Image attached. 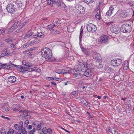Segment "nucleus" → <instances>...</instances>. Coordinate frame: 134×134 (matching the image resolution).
I'll use <instances>...</instances> for the list:
<instances>
[{"mask_svg":"<svg viewBox=\"0 0 134 134\" xmlns=\"http://www.w3.org/2000/svg\"><path fill=\"white\" fill-rule=\"evenodd\" d=\"M84 69H82V72H84L83 75L86 77H89L93 75V69L91 68L90 65L85 63Z\"/></svg>","mask_w":134,"mask_h":134,"instance_id":"1","label":"nucleus"},{"mask_svg":"<svg viewBox=\"0 0 134 134\" xmlns=\"http://www.w3.org/2000/svg\"><path fill=\"white\" fill-rule=\"evenodd\" d=\"M41 54L42 57L47 60L51 58L52 56L51 50L48 48H43L41 50Z\"/></svg>","mask_w":134,"mask_h":134,"instance_id":"2","label":"nucleus"},{"mask_svg":"<svg viewBox=\"0 0 134 134\" xmlns=\"http://www.w3.org/2000/svg\"><path fill=\"white\" fill-rule=\"evenodd\" d=\"M7 11L10 14H14L16 12V9L15 6L13 4H9L7 6Z\"/></svg>","mask_w":134,"mask_h":134,"instance_id":"3","label":"nucleus"},{"mask_svg":"<svg viewBox=\"0 0 134 134\" xmlns=\"http://www.w3.org/2000/svg\"><path fill=\"white\" fill-rule=\"evenodd\" d=\"M131 29V27L130 25L128 24H125L122 26L120 29V31L124 33H129Z\"/></svg>","mask_w":134,"mask_h":134,"instance_id":"4","label":"nucleus"},{"mask_svg":"<svg viewBox=\"0 0 134 134\" xmlns=\"http://www.w3.org/2000/svg\"><path fill=\"white\" fill-rule=\"evenodd\" d=\"M86 29L88 32L93 33L96 30L97 27L95 25L92 24L90 23L87 25Z\"/></svg>","mask_w":134,"mask_h":134,"instance_id":"5","label":"nucleus"},{"mask_svg":"<svg viewBox=\"0 0 134 134\" xmlns=\"http://www.w3.org/2000/svg\"><path fill=\"white\" fill-rule=\"evenodd\" d=\"M108 36L107 35L103 36L98 40V43L99 44L102 43L107 44L108 42Z\"/></svg>","mask_w":134,"mask_h":134,"instance_id":"6","label":"nucleus"},{"mask_svg":"<svg viewBox=\"0 0 134 134\" xmlns=\"http://www.w3.org/2000/svg\"><path fill=\"white\" fill-rule=\"evenodd\" d=\"M122 60L117 58L112 60L111 61V64L114 66H119L122 63Z\"/></svg>","mask_w":134,"mask_h":134,"instance_id":"7","label":"nucleus"},{"mask_svg":"<svg viewBox=\"0 0 134 134\" xmlns=\"http://www.w3.org/2000/svg\"><path fill=\"white\" fill-rule=\"evenodd\" d=\"M21 21H17L14 23L12 26L9 29V31H8L7 33H9L13 31L14 29L17 28L18 26L20 24Z\"/></svg>","mask_w":134,"mask_h":134,"instance_id":"8","label":"nucleus"},{"mask_svg":"<svg viewBox=\"0 0 134 134\" xmlns=\"http://www.w3.org/2000/svg\"><path fill=\"white\" fill-rule=\"evenodd\" d=\"M111 30L112 32L117 34L120 32V29L118 25H114L112 26L111 28Z\"/></svg>","mask_w":134,"mask_h":134,"instance_id":"9","label":"nucleus"},{"mask_svg":"<svg viewBox=\"0 0 134 134\" xmlns=\"http://www.w3.org/2000/svg\"><path fill=\"white\" fill-rule=\"evenodd\" d=\"M76 9V12L79 14H83L85 11L84 7L79 5L77 6Z\"/></svg>","mask_w":134,"mask_h":134,"instance_id":"10","label":"nucleus"},{"mask_svg":"<svg viewBox=\"0 0 134 134\" xmlns=\"http://www.w3.org/2000/svg\"><path fill=\"white\" fill-rule=\"evenodd\" d=\"M93 55V58L96 60L97 62H99L101 60V57L99 54L94 52Z\"/></svg>","mask_w":134,"mask_h":134,"instance_id":"11","label":"nucleus"},{"mask_svg":"<svg viewBox=\"0 0 134 134\" xmlns=\"http://www.w3.org/2000/svg\"><path fill=\"white\" fill-rule=\"evenodd\" d=\"M16 67L19 71L22 72L24 73L26 72V67H24L23 66H22L19 65H15L13 64Z\"/></svg>","mask_w":134,"mask_h":134,"instance_id":"12","label":"nucleus"},{"mask_svg":"<svg viewBox=\"0 0 134 134\" xmlns=\"http://www.w3.org/2000/svg\"><path fill=\"white\" fill-rule=\"evenodd\" d=\"M85 64V63L83 64L82 66H81H81L80 65H78L76 66V68H75V69H72L71 70L73 72H80L81 71H82V69H84V66Z\"/></svg>","mask_w":134,"mask_h":134,"instance_id":"13","label":"nucleus"},{"mask_svg":"<svg viewBox=\"0 0 134 134\" xmlns=\"http://www.w3.org/2000/svg\"><path fill=\"white\" fill-rule=\"evenodd\" d=\"M69 71L67 70L63 69H57L55 70V72L56 73L58 74H65L69 73Z\"/></svg>","mask_w":134,"mask_h":134,"instance_id":"14","label":"nucleus"},{"mask_svg":"<svg viewBox=\"0 0 134 134\" xmlns=\"http://www.w3.org/2000/svg\"><path fill=\"white\" fill-rule=\"evenodd\" d=\"M73 73H72L74 75V76L76 79H81L83 75L80 73V72H73Z\"/></svg>","mask_w":134,"mask_h":134,"instance_id":"15","label":"nucleus"},{"mask_svg":"<svg viewBox=\"0 0 134 134\" xmlns=\"http://www.w3.org/2000/svg\"><path fill=\"white\" fill-rule=\"evenodd\" d=\"M114 8L112 5H110V6L109 10L107 11L106 13L107 16H110L113 14V11Z\"/></svg>","mask_w":134,"mask_h":134,"instance_id":"16","label":"nucleus"},{"mask_svg":"<svg viewBox=\"0 0 134 134\" xmlns=\"http://www.w3.org/2000/svg\"><path fill=\"white\" fill-rule=\"evenodd\" d=\"M8 81L12 83H14L16 80V78L15 76H10L8 78Z\"/></svg>","mask_w":134,"mask_h":134,"instance_id":"17","label":"nucleus"},{"mask_svg":"<svg viewBox=\"0 0 134 134\" xmlns=\"http://www.w3.org/2000/svg\"><path fill=\"white\" fill-rule=\"evenodd\" d=\"M82 51L86 55H88L90 53V52L89 49L87 48H85L83 47H80Z\"/></svg>","mask_w":134,"mask_h":134,"instance_id":"18","label":"nucleus"},{"mask_svg":"<svg viewBox=\"0 0 134 134\" xmlns=\"http://www.w3.org/2000/svg\"><path fill=\"white\" fill-rule=\"evenodd\" d=\"M9 55V53L8 51H7L6 49L3 50L2 54L1 55L0 58L1 57H3L5 56H8Z\"/></svg>","mask_w":134,"mask_h":134,"instance_id":"19","label":"nucleus"},{"mask_svg":"<svg viewBox=\"0 0 134 134\" xmlns=\"http://www.w3.org/2000/svg\"><path fill=\"white\" fill-rule=\"evenodd\" d=\"M55 26V25L54 24H52L48 25L47 27V28L50 31H51L53 29V28Z\"/></svg>","mask_w":134,"mask_h":134,"instance_id":"20","label":"nucleus"},{"mask_svg":"<svg viewBox=\"0 0 134 134\" xmlns=\"http://www.w3.org/2000/svg\"><path fill=\"white\" fill-rule=\"evenodd\" d=\"M106 133L108 134H110V133H111L113 134L112 131V129L110 127H107L106 129Z\"/></svg>","mask_w":134,"mask_h":134,"instance_id":"21","label":"nucleus"},{"mask_svg":"<svg viewBox=\"0 0 134 134\" xmlns=\"http://www.w3.org/2000/svg\"><path fill=\"white\" fill-rule=\"evenodd\" d=\"M83 2L87 4L94 2L96 0H83Z\"/></svg>","mask_w":134,"mask_h":134,"instance_id":"22","label":"nucleus"},{"mask_svg":"<svg viewBox=\"0 0 134 134\" xmlns=\"http://www.w3.org/2000/svg\"><path fill=\"white\" fill-rule=\"evenodd\" d=\"M95 17L96 19L98 20L100 19L101 16L99 14V11H97V13L96 14Z\"/></svg>","mask_w":134,"mask_h":134,"instance_id":"23","label":"nucleus"},{"mask_svg":"<svg viewBox=\"0 0 134 134\" xmlns=\"http://www.w3.org/2000/svg\"><path fill=\"white\" fill-rule=\"evenodd\" d=\"M21 133L23 134H27V132L25 129L23 127L21 128Z\"/></svg>","mask_w":134,"mask_h":134,"instance_id":"24","label":"nucleus"},{"mask_svg":"<svg viewBox=\"0 0 134 134\" xmlns=\"http://www.w3.org/2000/svg\"><path fill=\"white\" fill-rule=\"evenodd\" d=\"M53 3L57 5L58 7L60 5L59 2L58 0H52V4Z\"/></svg>","mask_w":134,"mask_h":134,"instance_id":"25","label":"nucleus"},{"mask_svg":"<svg viewBox=\"0 0 134 134\" xmlns=\"http://www.w3.org/2000/svg\"><path fill=\"white\" fill-rule=\"evenodd\" d=\"M36 35L37 36L38 38H42L44 37L43 34L41 32L38 33L36 34Z\"/></svg>","mask_w":134,"mask_h":134,"instance_id":"26","label":"nucleus"},{"mask_svg":"<svg viewBox=\"0 0 134 134\" xmlns=\"http://www.w3.org/2000/svg\"><path fill=\"white\" fill-rule=\"evenodd\" d=\"M42 130L44 134H46L48 132V130H47V128L46 127H43Z\"/></svg>","mask_w":134,"mask_h":134,"instance_id":"27","label":"nucleus"},{"mask_svg":"<svg viewBox=\"0 0 134 134\" xmlns=\"http://www.w3.org/2000/svg\"><path fill=\"white\" fill-rule=\"evenodd\" d=\"M51 32L54 34H57L60 33V32L59 31L54 29L51 31Z\"/></svg>","mask_w":134,"mask_h":134,"instance_id":"28","label":"nucleus"},{"mask_svg":"<svg viewBox=\"0 0 134 134\" xmlns=\"http://www.w3.org/2000/svg\"><path fill=\"white\" fill-rule=\"evenodd\" d=\"M3 110H5L7 112H8L9 111V109L6 106L4 105L2 107Z\"/></svg>","mask_w":134,"mask_h":134,"instance_id":"29","label":"nucleus"},{"mask_svg":"<svg viewBox=\"0 0 134 134\" xmlns=\"http://www.w3.org/2000/svg\"><path fill=\"white\" fill-rule=\"evenodd\" d=\"M34 70L33 68H29V67H26V71L31 72Z\"/></svg>","mask_w":134,"mask_h":134,"instance_id":"30","label":"nucleus"},{"mask_svg":"<svg viewBox=\"0 0 134 134\" xmlns=\"http://www.w3.org/2000/svg\"><path fill=\"white\" fill-rule=\"evenodd\" d=\"M111 68H110L108 67L105 69V71L106 72L110 73L111 72Z\"/></svg>","mask_w":134,"mask_h":134,"instance_id":"31","label":"nucleus"},{"mask_svg":"<svg viewBox=\"0 0 134 134\" xmlns=\"http://www.w3.org/2000/svg\"><path fill=\"white\" fill-rule=\"evenodd\" d=\"M32 35V34H26L24 35V39H26L30 37Z\"/></svg>","mask_w":134,"mask_h":134,"instance_id":"32","label":"nucleus"},{"mask_svg":"<svg viewBox=\"0 0 134 134\" xmlns=\"http://www.w3.org/2000/svg\"><path fill=\"white\" fill-rule=\"evenodd\" d=\"M62 5V7L64 8V10L66 11L67 10V7L66 6L65 4L63 3Z\"/></svg>","mask_w":134,"mask_h":134,"instance_id":"33","label":"nucleus"},{"mask_svg":"<svg viewBox=\"0 0 134 134\" xmlns=\"http://www.w3.org/2000/svg\"><path fill=\"white\" fill-rule=\"evenodd\" d=\"M41 127V123H40L36 127V130H40V128Z\"/></svg>","mask_w":134,"mask_h":134,"instance_id":"34","label":"nucleus"},{"mask_svg":"<svg viewBox=\"0 0 134 134\" xmlns=\"http://www.w3.org/2000/svg\"><path fill=\"white\" fill-rule=\"evenodd\" d=\"M5 64H2L1 63H0V69H1L3 68H5Z\"/></svg>","mask_w":134,"mask_h":134,"instance_id":"35","label":"nucleus"},{"mask_svg":"<svg viewBox=\"0 0 134 134\" xmlns=\"http://www.w3.org/2000/svg\"><path fill=\"white\" fill-rule=\"evenodd\" d=\"M29 123V121L28 120L24 122V125L25 127H26Z\"/></svg>","mask_w":134,"mask_h":134,"instance_id":"36","label":"nucleus"},{"mask_svg":"<svg viewBox=\"0 0 134 134\" xmlns=\"http://www.w3.org/2000/svg\"><path fill=\"white\" fill-rule=\"evenodd\" d=\"M29 45V46L32 45L34 44H35V40L33 41H32L31 42H30L28 43Z\"/></svg>","mask_w":134,"mask_h":134,"instance_id":"37","label":"nucleus"},{"mask_svg":"<svg viewBox=\"0 0 134 134\" xmlns=\"http://www.w3.org/2000/svg\"><path fill=\"white\" fill-rule=\"evenodd\" d=\"M47 2L49 5H52V0H47Z\"/></svg>","mask_w":134,"mask_h":134,"instance_id":"38","label":"nucleus"},{"mask_svg":"<svg viewBox=\"0 0 134 134\" xmlns=\"http://www.w3.org/2000/svg\"><path fill=\"white\" fill-rule=\"evenodd\" d=\"M16 5L18 7H22L23 5V4L22 3L19 2L18 3H17Z\"/></svg>","mask_w":134,"mask_h":134,"instance_id":"39","label":"nucleus"},{"mask_svg":"<svg viewBox=\"0 0 134 134\" xmlns=\"http://www.w3.org/2000/svg\"><path fill=\"white\" fill-rule=\"evenodd\" d=\"M86 103H83L82 102V104L84 105L85 106H90L91 104L90 103H88L87 101H86Z\"/></svg>","mask_w":134,"mask_h":134,"instance_id":"40","label":"nucleus"},{"mask_svg":"<svg viewBox=\"0 0 134 134\" xmlns=\"http://www.w3.org/2000/svg\"><path fill=\"white\" fill-rule=\"evenodd\" d=\"M19 126H20L21 128L23 127V122L22 121H20L19 123Z\"/></svg>","mask_w":134,"mask_h":134,"instance_id":"41","label":"nucleus"},{"mask_svg":"<svg viewBox=\"0 0 134 134\" xmlns=\"http://www.w3.org/2000/svg\"><path fill=\"white\" fill-rule=\"evenodd\" d=\"M98 66L99 68H102L103 67V65L102 64V63H100L98 65Z\"/></svg>","mask_w":134,"mask_h":134,"instance_id":"42","label":"nucleus"},{"mask_svg":"<svg viewBox=\"0 0 134 134\" xmlns=\"http://www.w3.org/2000/svg\"><path fill=\"white\" fill-rule=\"evenodd\" d=\"M26 117H25V118L26 119H30L31 118V116L30 115H29L28 114L26 115Z\"/></svg>","mask_w":134,"mask_h":134,"instance_id":"43","label":"nucleus"},{"mask_svg":"<svg viewBox=\"0 0 134 134\" xmlns=\"http://www.w3.org/2000/svg\"><path fill=\"white\" fill-rule=\"evenodd\" d=\"M83 33L80 32L79 36V41L80 42H81V41L82 38V34Z\"/></svg>","mask_w":134,"mask_h":134,"instance_id":"44","label":"nucleus"},{"mask_svg":"<svg viewBox=\"0 0 134 134\" xmlns=\"http://www.w3.org/2000/svg\"><path fill=\"white\" fill-rule=\"evenodd\" d=\"M22 64L23 65L26 66V64H27V62L26 60H23L22 62Z\"/></svg>","mask_w":134,"mask_h":134,"instance_id":"45","label":"nucleus"},{"mask_svg":"<svg viewBox=\"0 0 134 134\" xmlns=\"http://www.w3.org/2000/svg\"><path fill=\"white\" fill-rule=\"evenodd\" d=\"M5 68L7 69H10V66L8 65H7L6 64H5Z\"/></svg>","mask_w":134,"mask_h":134,"instance_id":"46","label":"nucleus"},{"mask_svg":"<svg viewBox=\"0 0 134 134\" xmlns=\"http://www.w3.org/2000/svg\"><path fill=\"white\" fill-rule=\"evenodd\" d=\"M48 132L49 134H51L52 133V131L51 130V129L50 128H48L47 129Z\"/></svg>","mask_w":134,"mask_h":134,"instance_id":"47","label":"nucleus"},{"mask_svg":"<svg viewBox=\"0 0 134 134\" xmlns=\"http://www.w3.org/2000/svg\"><path fill=\"white\" fill-rule=\"evenodd\" d=\"M5 30L4 29H0V34H1L3 33L5 31Z\"/></svg>","mask_w":134,"mask_h":134,"instance_id":"48","label":"nucleus"},{"mask_svg":"<svg viewBox=\"0 0 134 134\" xmlns=\"http://www.w3.org/2000/svg\"><path fill=\"white\" fill-rule=\"evenodd\" d=\"M25 23H23L19 27V30L21 28H22L25 25Z\"/></svg>","mask_w":134,"mask_h":134,"instance_id":"49","label":"nucleus"},{"mask_svg":"<svg viewBox=\"0 0 134 134\" xmlns=\"http://www.w3.org/2000/svg\"><path fill=\"white\" fill-rule=\"evenodd\" d=\"M77 93L76 92V91H75L71 92V94L74 96L75 97L77 94Z\"/></svg>","mask_w":134,"mask_h":134,"instance_id":"50","label":"nucleus"},{"mask_svg":"<svg viewBox=\"0 0 134 134\" xmlns=\"http://www.w3.org/2000/svg\"><path fill=\"white\" fill-rule=\"evenodd\" d=\"M14 127L15 129L18 130L19 128L18 125V124H15L14 125Z\"/></svg>","mask_w":134,"mask_h":134,"instance_id":"51","label":"nucleus"},{"mask_svg":"<svg viewBox=\"0 0 134 134\" xmlns=\"http://www.w3.org/2000/svg\"><path fill=\"white\" fill-rule=\"evenodd\" d=\"M32 65L31 64H30L28 62H27V64H26V66H27V67H31Z\"/></svg>","mask_w":134,"mask_h":134,"instance_id":"52","label":"nucleus"},{"mask_svg":"<svg viewBox=\"0 0 134 134\" xmlns=\"http://www.w3.org/2000/svg\"><path fill=\"white\" fill-rule=\"evenodd\" d=\"M11 47L13 49H14L15 48V45L13 44H11Z\"/></svg>","mask_w":134,"mask_h":134,"instance_id":"53","label":"nucleus"},{"mask_svg":"<svg viewBox=\"0 0 134 134\" xmlns=\"http://www.w3.org/2000/svg\"><path fill=\"white\" fill-rule=\"evenodd\" d=\"M32 127V126L31 125H29L27 127V128L29 130H31V129Z\"/></svg>","mask_w":134,"mask_h":134,"instance_id":"54","label":"nucleus"},{"mask_svg":"<svg viewBox=\"0 0 134 134\" xmlns=\"http://www.w3.org/2000/svg\"><path fill=\"white\" fill-rule=\"evenodd\" d=\"M28 110H23V113L26 114H27Z\"/></svg>","mask_w":134,"mask_h":134,"instance_id":"55","label":"nucleus"},{"mask_svg":"<svg viewBox=\"0 0 134 134\" xmlns=\"http://www.w3.org/2000/svg\"><path fill=\"white\" fill-rule=\"evenodd\" d=\"M41 39H39L38 40H36L35 41H35L36 42H37L38 43H39L41 41Z\"/></svg>","mask_w":134,"mask_h":134,"instance_id":"56","label":"nucleus"},{"mask_svg":"<svg viewBox=\"0 0 134 134\" xmlns=\"http://www.w3.org/2000/svg\"><path fill=\"white\" fill-rule=\"evenodd\" d=\"M7 40L6 42L9 43H11V42H12V41L10 39Z\"/></svg>","mask_w":134,"mask_h":134,"instance_id":"57","label":"nucleus"},{"mask_svg":"<svg viewBox=\"0 0 134 134\" xmlns=\"http://www.w3.org/2000/svg\"><path fill=\"white\" fill-rule=\"evenodd\" d=\"M11 131L12 132V134H15V133H16L17 132L16 131H14L13 130H12Z\"/></svg>","mask_w":134,"mask_h":134,"instance_id":"58","label":"nucleus"},{"mask_svg":"<svg viewBox=\"0 0 134 134\" xmlns=\"http://www.w3.org/2000/svg\"><path fill=\"white\" fill-rule=\"evenodd\" d=\"M62 129L64 130L65 131H66V132H68L69 133H70V132L69 131H68L67 130H66V129L63 128H62Z\"/></svg>","mask_w":134,"mask_h":134,"instance_id":"59","label":"nucleus"},{"mask_svg":"<svg viewBox=\"0 0 134 134\" xmlns=\"http://www.w3.org/2000/svg\"><path fill=\"white\" fill-rule=\"evenodd\" d=\"M33 37L34 38L38 39V37H37V35H36V34L34 35L33 36Z\"/></svg>","mask_w":134,"mask_h":134,"instance_id":"60","label":"nucleus"},{"mask_svg":"<svg viewBox=\"0 0 134 134\" xmlns=\"http://www.w3.org/2000/svg\"><path fill=\"white\" fill-rule=\"evenodd\" d=\"M113 23V22H109L107 23H106V24L107 25H110L111 23Z\"/></svg>","mask_w":134,"mask_h":134,"instance_id":"61","label":"nucleus"},{"mask_svg":"<svg viewBox=\"0 0 134 134\" xmlns=\"http://www.w3.org/2000/svg\"><path fill=\"white\" fill-rule=\"evenodd\" d=\"M23 114L22 115V116L23 118H25V117H26V114H24V113H23Z\"/></svg>","mask_w":134,"mask_h":134,"instance_id":"62","label":"nucleus"},{"mask_svg":"<svg viewBox=\"0 0 134 134\" xmlns=\"http://www.w3.org/2000/svg\"><path fill=\"white\" fill-rule=\"evenodd\" d=\"M29 43H26V44H24V45L25 47H28L29 46Z\"/></svg>","mask_w":134,"mask_h":134,"instance_id":"63","label":"nucleus"},{"mask_svg":"<svg viewBox=\"0 0 134 134\" xmlns=\"http://www.w3.org/2000/svg\"><path fill=\"white\" fill-rule=\"evenodd\" d=\"M34 131H32V130L30 131H29V133L30 134H34Z\"/></svg>","mask_w":134,"mask_h":134,"instance_id":"64","label":"nucleus"}]
</instances>
